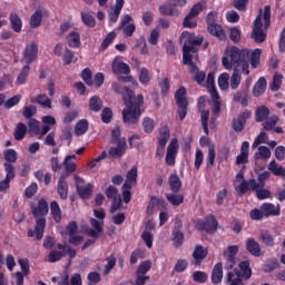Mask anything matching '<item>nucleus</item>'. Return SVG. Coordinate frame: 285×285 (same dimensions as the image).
I'll return each instance as SVG.
<instances>
[{"label":"nucleus","instance_id":"nucleus-1","mask_svg":"<svg viewBox=\"0 0 285 285\" xmlns=\"http://www.w3.org/2000/svg\"><path fill=\"white\" fill-rule=\"evenodd\" d=\"M114 92L122 95L125 108L122 110V119L125 124H137L141 117V107L144 106V96L138 95L135 98V91L128 87L114 82L111 85Z\"/></svg>","mask_w":285,"mask_h":285},{"label":"nucleus","instance_id":"nucleus-2","mask_svg":"<svg viewBox=\"0 0 285 285\" xmlns=\"http://www.w3.org/2000/svg\"><path fill=\"white\" fill-rule=\"evenodd\" d=\"M222 63L226 70H233V68H239L240 66L244 75H250V70H248L250 66V50L230 47L226 50V56L223 57Z\"/></svg>","mask_w":285,"mask_h":285},{"label":"nucleus","instance_id":"nucleus-3","mask_svg":"<svg viewBox=\"0 0 285 285\" xmlns=\"http://www.w3.org/2000/svg\"><path fill=\"white\" fill-rule=\"evenodd\" d=\"M32 215L36 219V237L43 239V230H46V215L49 213L48 202L41 198L37 206L31 208Z\"/></svg>","mask_w":285,"mask_h":285},{"label":"nucleus","instance_id":"nucleus-4","mask_svg":"<svg viewBox=\"0 0 285 285\" xmlns=\"http://www.w3.org/2000/svg\"><path fill=\"white\" fill-rule=\"evenodd\" d=\"M266 184H257V179L252 178L248 181H243L236 190L242 195H246L248 190L256 194L257 199H268L271 198V190L265 189Z\"/></svg>","mask_w":285,"mask_h":285},{"label":"nucleus","instance_id":"nucleus-5","mask_svg":"<svg viewBox=\"0 0 285 285\" xmlns=\"http://www.w3.org/2000/svg\"><path fill=\"white\" fill-rule=\"evenodd\" d=\"M176 104L178 106V115L180 121L186 119V115H188V99H186V88L180 87L175 94Z\"/></svg>","mask_w":285,"mask_h":285},{"label":"nucleus","instance_id":"nucleus-6","mask_svg":"<svg viewBox=\"0 0 285 285\" xmlns=\"http://www.w3.org/2000/svg\"><path fill=\"white\" fill-rule=\"evenodd\" d=\"M190 52H193V53L197 52V48H195V45L184 42L183 63L185 66H189V72H197V65H195V62H193V55H190Z\"/></svg>","mask_w":285,"mask_h":285},{"label":"nucleus","instance_id":"nucleus-7","mask_svg":"<svg viewBox=\"0 0 285 285\" xmlns=\"http://www.w3.org/2000/svg\"><path fill=\"white\" fill-rule=\"evenodd\" d=\"M264 23H262V9L259 10L258 16L254 21V27L252 31V39L256 41V43H264L266 41V32H264Z\"/></svg>","mask_w":285,"mask_h":285},{"label":"nucleus","instance_id":"nucleus-8","mask_svg":"<svg viewBox=\"0 0 285 285\" xmlns=\"http://www.w3.org/2000/svg\"><path fill=\"white\" fill-rule=\"evenodd\" d=\"M253 112L246 109L245 111L240 112L238 117L232 120V128L234 132H244V128H246V121L250 119Z\"/></svg>","mask_w":285,"mask_h":285},{"label":"nucleus","instance_id":"nucleus-9","mask_svg":"<svg viewBox=\"0 0 285 285\" xmlns=\"http://www.w3.org/2000/svg\"><path fill=\"white\" fill-rule=\"evenodd\" d=\"M218 226L219 224L217 223V219L213 215L208 216L205 222L199 220L196 224L198 230H206V233H209V235H215V233H217Z\"/></svg>","mask_w":285,"mask_h":285},{"label":"nucleus","instance_id":"nucleus-10","mask_svg":"<svg viewBox=\"0 0 285 285\" xmlns=\"http://www.w3.org/2000/svg\"><path fill=\"white\" fill-rule=\"evenodd\" d=\"M111 70L114 75H129L130 66L121 61L120 56H117L111 63Z\"/></svg>","mask_w":285,"mask_h":285},{"label":"nucleus","instance_id":"nucleus-11","mask_svg":"<svg viewBox=\"0 0 285 285\" xmlns=\"http://www.w3.org/2000/svg\"><path fill=\"white\" fill-rule=\"evenodd\" d=\"M38 52H39V47H37V43L32 42L31 45L26 47L23 51L22 61H24L27 66H30V63L37 60Z\"/></svg>","mask_w":285,"mask_h":285},{"label":"nucleus","instance_id":"nucleus-12","mask_svg":"<svg viewBox=\"0 0 285 285\" xmlns=\"http://www.w3.org/2000/svg\"><path fill=\"white\" fill-rule=\"evenodd\" d=\"M239 253V246L232 245L228 246L227 249L224 252V256L227 257V268H235L236 257Z\"/></svg>","mask_w":285,"mask_h":285},{"label":"nucleus","instance_id":"nucleus-13","mask_svg":"<svg viewBox=\"0 0 285 285\" xmlns=\"http://www.w3.org/2000/svg\"><path fill=\"white\" fill-rule=\"evenodd\" d=\"M177 148H179L177 139H173L167 147L166 164L167 166H175L177 157Z\"/></svg>","mask_w":285,"mask_h":285},{"label":"nucleus","instance_id":"nucleus-14","mask_svg":"<svg viewBox=\"0 0 285 285\" xmlns=\"http://www.w3.org/2000/svg\"><path fill=\"white\" fill-rule=\"evenodd\" d=\"M205 257H208V249L204 248L202 245H196L193 252L194 266H202V262H204Z\"/></svg>","mask_w":285,"mask_h":285},{"label":"nucleus","instance_id":"nucleus-15","mask_svg":"<svg viewBox=\"0 0 285 285\" xmlns=\"http://www.w3.org/2000/svg\"><path fill=\"white\" fill-rule=\"evenodd\" d=\"M139 175V170L137 166L131 167L130 170L126 174V180L122 185V188H134V186H137V177Z\"/></svg>","mask_w":285,"mask_h":285},{"label":"nucleus","instance_id":"nucleus-16","mask_svg":"<svg viewBox=\"0 0 285 285\" xmlns=\"http://www.w3.org/2000/svg\"><path fill=\"white\" fill-rule=\"evenodd\" d=\"M245 246L249 255H253V257H262V246L255 238H248Z\"/></svg>","mask_w":285,"mask_h":285},{"label":"nucleus","instance_id":"nucleus-17","mask_svg":"<svg viewBox=\"0 0 285 285\" xmlns=\"http://www.w3.org/2000/svg\"><path fill=\"white\" fill-rule=\"evenodd\" d=\"M168 139H170V129H168V126H164L159 130L158 144L160 148L157 149L158 154H159V150L164 153V148H166V144H168Z\"/></svg>","mask_w":285,"mask_h":285},{"label":"nucleus","instance_id":"nucleus-18","mask_svg":"<svg viewBox=\"0 0 285 285\" xmlns=\"http://www.w3.org/2000/svg\"><path fill=\"white\" fill-rule=\"evenodd\" d=\"M261 208L265 217H277L281 213L279 205L275 206L272 203H264Z\"/></svg>","mask_w":285,"mask_h":285},{"label":"nucleus","instance_id":"nucleus-19","mask_svg":"<svg viewBox=\"0 0 285 285\" xmlns=\"http://www.w3.org/2000/svg\"><path fill=\"white\" fill-rule=\"evenodd\" d=\"M249 148H250V144L248 141H244L242 144L240 154L236 157L237 166L248 164V149Z\"/></svg>","mask_w":285,"mask_h":285},{"label":"nucleus","instance_id":"nucleus-20","mask_svg":"<svg viewBox=\"0 0 285 285\" xmlns=\"http://www.w3.org/2000/svg\"><path fill=\"white\" fill-rule=\"evenodd\" d=\"M126 138H121L120 140H118L117 142V147H111L109 150V155L111 157H121L125 155L126 153Z\"/></svg>","mask_w":285,"mask_h":285},{"label":"nucleus","instance_id":"nucleus-21","mask_svg":"<svg viewBox=\"0 0 285 285\" xmlns=\"http://www.w3.org/2000/svg\"><path fill=\"white\" fill-rule=\"evenodd\" d=\"M31 104H39L42 108H52V99L46 94H40L37 97L30 98Z\"/></svg>","mask_w":285,"mask_h":285},{"label":"nucleus","instance_id":"nucleus-22","mask_svg":"<svg viewBox=\"0 0 285 285\" xmlns=\"http://www.w3.org/2000/svg\"><path fill=\"white\" fill-rule=\"evenodd\" d=\"M239 269H235L236 273L243 277V279H250L253 276V271L250 269V263L248 261H244L239 263Z\"/></svg>","mask_w":285,"mask_h":285},{"label":"nucleus","instance_id":"nucleus-23","mask_svg":"<svg viewBox=\"0 0 285 285\" xmlns=\"http://www.w3.org/2000/svg\"><path fill=\"white\" fill-rule=\"evenodd\" d=\"M207 30L209 35H213V37H216L220 41H226V33L218 23L207 26Z\"/></svg>","mask_w":285,"mask_h":285},{"label":"nucleus","instance_id":"nucleus-24","mask_svg":"<svg viewBox=\"0 0 285 285\" xmlns=\"http://www.w3.org/2000/svg\"><path fill=\"white\" fill-rule=\"evenodd\" d=\"M222 279H224V266L222 263H217L212 272V282L213 284H222Z\"/></svg>","mask_w":285,"mask_h":285},{"label":"nucleus","instance_id":"nucleus-25","mask_svg":"<svg viewBox=\"0 0 285 285\" xmlns=\"http://www.w3.org/2000/svg\"><path fill=\"white\" fill-rule=\"evenodd\" d=\"M207 90L212 99H219V94L217 92V88H215V72L207 75Z\"/></svg>","mask_w":285,"mask_h":285},{"label":"nucleus","instance_id":"nucleus-26","mask_svg":"<svg viewBox=\"0 0 285 285\" xmlns=\"http://www.w3.org/2000/svg\"><path fill=\"white\" fill-rule=\"evenodd\" d=\"M9 21L11 23V29L13 32H21V29L23 28V22L21 21V18L17 12H11L9 16Z\"/></svg>","mask_w":285,"mask_h":285},{"label":"nucleus","instance_id":"nucleus-27","mask_svg":"<svg viewBox=\"0 0 285 285\" xmlns=\"http://www.w3.org/2000/svg\"><path fill=\"white\" fill-rule=\"evenodd\" d=\"M266 86H268V83L266 82V78L261 77L254 86V89H253L254 97H262V95L266 92Z\"/></svg>","mask_w":285,"mask_h":285},{"label":"nucleus","instance_id":"nucleus-28","mask_svg":"<svg viewBox=\"0 0 285 285\" xmlns=\"http://www.w3.org/2000/svg\"><path fill=\"white\" fill-rule=\"evenodd\" d=\"M269 115H271V109H268V107L266 106H261L255 111V121H257L258 124L262 121H266Z\"/></svg>","mask_w":285,"mask_h":285},{"label":"nucleus","instance_id":"nucleus-29","mask_svg":"<svg viewBox=\"0 0 285 285\" xmlns=\"http://www.w3.org/2000/svg\"><path fill=\"white\" fill-rule=\"evenodd\" d=\"M183 39H186L185 42L189 43L191 46H202L204 43V38L199 37V38H195V35L188 32V31H184L181 33Z\"/></svg>","mask_w":285,"mask_h":285},{"label":"nucleus","instance_id":"nucleus-30","mask_svg":"<svg viewBox=\"0 0 285 285\" xmlns=\"http://www.w3.org/2000/svg\"><path fill=\"white\" fill-rule=\"evenodd\" d=\"M58 194L61 199H68V181H66V176H61L58 180Z\"/></svg>","mask_w":285,"mask_h":285},{"label":"nucleus","instance_id":"nucleus-31","mask_svg":"<svg viewBox=\"0 0 285 285\" xmlns=\"http://www.w3.org/2000/svg\"><path fill=\"white\" fill-rule=\"evenodd\" d=\"M168 183L171 193H178L179 190H181V179H179V176H177V174L169 175Z\"/></svg>","mask_w":285,"mask_h":285},{"label":"nucleus","instance_id":"nucleus-32","mask_svg":"<svg viewBox=\"0 0 285 285\" xmlns=\"http://www.w3.org/2000/svg\"><path fill=\"white\" fill-rule=\"evenodd\" d=\"M104 108V100L99 96H92L89 99V110L92 112H99Z\"/></svg>","mask_w":285,"mask_h":285},{"label":"nucleus","instance_id":"nucleus-33","mask_svg":"<svg viewBox=\"0 0 285 285\" xmlns=\"http://www.w3.org/2000/svg\"><path fill=\"white\" fill-rule=\"evenodd\" d=\"M62 166L65 168V175L62 177H69L77 170V163L75 160H70V158H65Z\"/></svg>","mask_w":285,"mask_h":285},{"label":"nucleus","instance_id":"nucleus-34","mask_svg":"<svg viewBox=\"0 0 285 285\" xmlns=\"http://www.w3.org/2000/svg\"><path fill=\"white\" fill-rule=\"evenodd\" d=\"M229 81L232 90H237V88H239V83H242V73H239V69H234Z\"/></svg>","mask_w":285,"mask_h":285},{"label":"nucleus","instance_id":"nucleus-35","mask_svg":"<svg viewBox=\"0 0 285 285\" xmlns=\"http://www.w3.org/2000/svg\"><path fill=\"white\" fill-rule=\"evenodd\" d=\"M159 12L165 17H179V11L171 4H163L159 7Z\"/></svg>","mask_w":285,"mask_h":285},{"label":"nucleus","instance_id":"nucleus-36","mask_svg":"<svg viewBox=\"0 0 285 285\" xmlns=\"http://www.w3.org/2000/svg\"><path fill=\"white\" fill-rule=\"evenodd\" d=\"M271 149L266 146H259L258 151L255 154L256 161H259V159H263L266 161L267 159H271Z\"/></svg>","mask_w":285,"mask_h":285},{"label":"nucleus","instance_id":"nucleus-37","mask_svg":"<svg viewBox=\"0 0 285 285\" xmlns=\"http://www.w3.org/2000/svg\"><path fill=\"white\" fill-rule=\"evenodd\" d=\"M92 188H95L92 184H88L86 186L82 185L78 186L77 191L82 199H89L92 195Z\"/></svg>","mask_w":285,"mask_h":285},{"label":"nucleus","instance_id":"nucleus-38","mask_svg":"<svg viewBox=\"0 0 285 285\" xmlns=\"http://www.w3.org/2000/svg\"><path fill=\"white\" fill-rule=\"evenodd\" d=\"M28 132V126L23 122H19L14 130V139L16 141H21L23 137H26Z\"/></svg>","mask_w":285,"mask_h":285},{"label":"nucleus","instance_id":"nucleus-39","mask_svg":"<svg viewBox=\"0 0 285 285\" xmlns=\"http://www.w3.org/2000/svg\"><path fill=\"white\" fill-rule=\"evenodd\" d=\"M39 132H41L40 122L36 119H30L28 124V134L31 135V137H37Z\"/></svg>","mask_w":285,"mask_h":285},{"label":"nucleus","instance_id":"nucleus-40","mask_svg":"<svg viewBox=\"0 0 285 285\" xmlns=\"http://www.w3.org/2000/svg\"><path fill=\"white\" fill-rule=\"evenodd\" d=\"M261 239L263 244L265 246H269V248H273V246H275V237L268 230L261 232Z\"/></svg>","mask_w":285,"mask_h":285},{"label":"nucleus","instance_id":"nucleus-41","mask_svg":"<svg viewBox=\"0 0 285 285\" xmlns=\"http://www.w3.org/2000/svg\"><path fill=\"white\" fill-rule=\"evenodd\" d=\"M68 46L69 48H79V46H81V36L75 31L70 32L68 37Z\"/></svg>","mask_w":285,"mask_h":285},{"label":"nucleus","instance_id":"nucleus-42","mask_svg":"<svg viewBox=\"0 0 285 285\" xmlns=\"http://www.w3.org/2000/svg\"><path fill=\"white\" fill-rule=\"evenodd\" d=\"M266 121L263 124V129L266 131L274 130V128L279 124L278 116H271L269 118L265 119Z\"/></svg>","mask_w":285,"mask_h":285},{"label":"nucleus","instance_id":"nucleus-43","mask_svg":"<svg viewBox=\"0 0 285 285\" xmlns=\"http://www.w3.org/2000/svg\"><path fill=\"white\" fill-rule=\"evenodd\" d=\"M166 198L171 206H181L184 204V195L181 194H167Z\"/></svg>","mask_w":285,"mask_h":285},{"label":"nucleus","instance_id":"nucleus-44","mask_svg":"<svg viewBox=\"0 0 285 285\" xmlns=\"http://www.w3.org/2000/svg\"><path fill=\"white\" fill-rule=\"evenodd\" d=\"M262 59V49H255L252 53L249 51V61L252 68H257L259 66V61Z\"/></svg>","mask_w":285,"mask_h":285},{"label":"nucleus","instance_id":"nucleus-45","mask_svg":"<svg viewBox=\"0 0 285 285\" xmlns=\"http://www.w3.org/2000/svg\"><path fill=\"white\" fill-rule=\"evenodd\" d=\"M267 170H271L275 175V177H282L285 168L283 166H279L277 161L272 160L267 166Z\"/></svg>","mask_w":285,"mask_h":285},{"label":"nucleus","instance_id":"nucleus-46","mask_svg":"<svg viewBox=\"0 0 285 285\" xmlns=\"http://www.w3.org/2000/svg\"><path fill=\"white\" fill-rule=\"evenodd\" d=\"M50 208H51V215H52L55 222H57V224H59V222H61V208L59 207V203H57L55 200L51 202Z\"/></svg>","mask_w":285,"mask_h":285},{"label":"nucleus","instance_id":"nucleus-47","mask_svg":"<svg viewBox=\"0 0 285 285\" xmlns=\"http://www.w3.org/2000/svg\"><path fill=\"white\" fill-rule=\"evenodd\" d=\"M42 19L43 13L40 10L35 11V13L30 18L31 28H39V26H41Z\"/></svg>","mask_w":285,"mask_h":285},{"label":"nucleus","instance_id":"nucleus-48","mask_svg":"<svg viewBox=\"0 0 285 285\" xmlns=\"http://www.w3.org/2000/svg\"><path fill=\"white\" fill-rule=\"evenodd\" d=\"M3 158L7 161V164H16L18 159L17 150L14 149L4 150Z\"/></svg>","mask_w":285,"mask_h":285},{"label":"nucleus","instance_id":"nucleus-49","mask_svg":"<svg viewBox=\"0 0 285 285\" xmlns=\"http://www.w3.org/2000/svg\"><path fill=\"white\" fill-rule=\"evenodd\" d=\"M173 235H174V237H173L174 246L176 248H179V246H181L184 244V233H181L177 228H174Z\"/></svg>","mask_w":285,"mask_h":285},{"label":"nucleus","instance_id":"nucleus-50","mask_svg":"<svg viewBox=\"0 0 285 285\" xmlns=\"http://www.w3.org/2000/svg\"><path fill=\"white\" fill-rule=\"evenodd\" d=\"M66 257V250L59 252V250H53L49 254L48 256V262L51 264H55V262H61Z\"/></svg>","mask_w":285,"mask_h":285},{"label":"nucleus","instance_id":"nucleus-51","mask_svg":"<svg viewBox=\"0 0 285 285\" xmlns=\"http://www.w3.org/2000/svg\"><path fill=\"white\" fill-rule=\"evenodd\" d=\"M229 80H230V75L227 72H224L219 76L218 86H219L220 90H228V86H230L228 83Z\"/></svg>","mask_w":285,"mask_h":285},{"label":"nucleus","instance_id":"nucleus-52","mask_svg":"<svg viewBox=\"0 0 285 285\" xmlns=\"http://www.w3.org/2000/svg\"><path fill=\"white\" fill-rule=\"evenodd\" d=\"M88 131V120L82 119L77 122L75 132L78 136L85 135Z\"/></svg>","mask_w":285,"mask_h":285},{"label":"nucleus","instance_id":"nucleus-53","mask_svg":"<svg viewBox=\"0 0 285 285\" xmlns=\"http://www.w3.org/2000/svg\"><path fill=\"white\" fill-rule=\"evenodd\" d=\"M81 19L85 26H88V28H95V26H97V21L92 14L81 12Z\"/></svg>","mask_w":285,"mask_h":285},{"label":"nucleus","instance_id":"nucleus-54","mask_svg":"<svg viewBox=\"0 0 285 285\" xmlns=\"http://www.w3.org/2000/svg\"><path fill=\"white\" fill-rule=\"evenodd\" d=\"M115 39H117V32L115 31L109 32L101 42V46H100L101 50H106L108 46H110V43L115 41Z\"/></svg>","mask_w":285,"mask_h":285},{"label":"nucleus","instance_id":"nucleus-55","mask_svg":"<svg viewBox=\"0 0 285 285\" xmlns=\"http://www.w3.org/2000/svg\"><path fill=\"white\" fill-rule=\"evenodd\" d=\"M233 101H236L243 106H248V94L237 91L233 97Z\"/></svg>","mask_w":285,"mask_h":285},{"label":"nucleus","instance_id":"nucleus-56","mask_svg":"<svg viewBox=\"0 0 285 285\" xmlns=\"http://www.w3.org/2000/svg\"><path fill=\"white\" fill-rule=\"evenodd\" d=\"M282 79H284V76H282L279 73L274 75L273 82L271 85V90L273 92H277V90H279V88H282Z\"/></svg>","mask_w":285,"mask_h":285},{"label":"nucleus","instance_id":"nucleus-57","mask_svg":"<svg viewBox=\"0 0 285 285\" xmlns=\"http://www.w3.org/2000/svg\"><path fill=\"white\" fill-rule=\"evenodd\" d=\"M202 126L205 135H208V120L210 119V111H200Z\"/></svg>","mask_w":285,"mask_h":285},{"label":"nucleus","instance_id":"nucleus-58","mask_svg":"<svg viewBox=\"0 0 285 285\" xmlns=\"http://www.w3.org/2000/svg\"><path fill=\"white\" fill-rule=\"evenodd\" d=\"M30 75V65H27L22 68L20 75L18 76L17 83H26L28 76Z\"/></svg>","mask_w":285,"mask_h":285},{"label":"nucleus","instance_id":"nucleus-59","mask_svg":"<svg viewBox=\"0 0 285 285\" xmlns=\"http://www.w3.org/2000/svg\"><path fill=\"white\" fill-rule=\"evenodd\" d=\"M106 196L108 197V199H112V202L116 199H121V196L119 195V190L112 185H110L107 188Z\"/></svg>","mask_w":285,"mask_h":285},{"label":"nucleus","instance_id":"nucleus-60","mask_svg":"<svg viewBox=\"0 0 285 285\" xmlns=\"http://www.w3.org/2000/svg\"><path fill=\"white\" fill-rule=\"evenodd\" d=\"M146 257V252L142 249H136L131 253L130 264H137L139 259H144Z\"/></svg>","mask_w":285,"mask_h":285},{"label":"nucleus","instance_id":"nucleus-61","mask_svg":"<svg viewBox=\"0 0 285 285\" xmlns=\"http://www.w3.org/2000/svg\"><path fill=\"white\" fill-rule=\"evenodd\" d=\"M151 267H153V263L150 261H145L140 263L137 269V275H142V276L146 275V273H148V271H150Z\"/></svg>","mask_w":285,"mask_h":285},{"label":"nucleus","instance_id":"nucleus-62","mask_svg":"<svg viewBox=\"0 0 285 285\" xmlns=\"http://www.w3.org/2000/svg\"><path fill=\"white\" fill-rule=\"evenodd\" d=\"M193 279L194 282H198V284H205V282H208V274L197 271L193 274Z\"/></svg>","mask_w":285,"mask_h":285},{"label":"nucleus","instance_id":"nucleus-63","mask_svg":"<svg viewBox=\"0 0 285 285\" xmlns=\"http://www.w3.org/2000/svg\"><path fill=\"white\" fill-rule=\"evenodd\" d=\"M19 101H21V96L16 95V96L9 98L7 101H4V108L7 110H10V108H14V106H17L19 104Z\"/></svg>","mask_w":285,"mask_h":285},{"label":"nucleus","instance_id":"nucleus-64","mask_svg":"<svg viewBox=\"0 0 285 285\" xmlns=\"http://www.w3.org/2000/svg\"><path fill=\"white\" fill-rule=\"evenodd\" d=\"M139 81H140V83H149L150 71H148V69H146V68L140 69Z\"/></svg>","mask_w":285,"mask_h":285}]
</instances>
